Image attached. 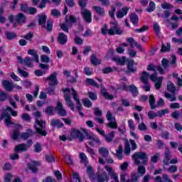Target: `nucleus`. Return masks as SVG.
I'll return each mask as SVG.
<instances>
[{
    "mask_svg": "<svg viewBox=\"0 0 182 182\" xmlns=\"http://www.w3.org/2000/svg\"><path fill=\"white\" fill-rule=\"evenodd\" d=\"M56 76H58V73H54L46 78V80H48V82L49 86H56L58 85L59 82H58Z\"/></svg>",
    "mask_w": 182,
    "mask_h": 182,
    "instance_id": "obj_15",
    "label": "nucleus"
},
{
    "mask_svg": "<svg viewBox=\"0 0 182 182\" xmlns=\"http://www.w3.org/2000/svg\"><path fill=\"white\" fill-rule=\"evenodd\" d=\"M149 77H150V74H149V73L146 71L142 72L140 77L141 82H142V83H148Z\"/></svg>",
    "mask_w": 182,
    "mask_h": 182,
    "instance_id": "obj_28",
    "label": "nucleus"
},
{
    "mask_svg": "<svg viewBox=\"0 0 182 182\" xmlns=\"http://www.w3.org/2000/svg\"><path fill=\"white\" fill-rule=\"evenodd\" d=\"M127 42L129 43V46L131 48H134V46L141 50V52H143V48L141 47V45L139 44V43L136 42L134 41V38L129 37L127 38Z\"/></svg>",
    "mask_w": 182,
    "mask_h": 182,
    "instance_id": "obj_16",
    "label": "nucleus"
},
{
    "mask_svg": "<svg viewBox=\"0 0 182 182\" xmlns=\"http://www.w3.org/2000/svg\"><path fill=\"white\" fill-rule=\"evenodd\" d=\"M109 176L107 175V173L104 172L103 173L99 174L97 177V180L98 182H107L109 181Z\"/></svg>",
    "mask_w": 182,
    "mask_h": 182,
    "instance_id": "obj_22",
    "label": "nucleus"
},
{
    "mask_svg": "<svg viewBox=\"0 0 182 182\" xmlns=\"http://www.w3.org/2000/svg\"><path fill=\"white\" fill-rule=\"evenodd\" d=\"M2 85L8 92H11L14 89V84L9 80H4L2 82Z\"/></svg>",
    "mask_w": 182,
    "mask_h": 182,
    "instance_id": "obj_26",
    "label": "nucleus"
},
{
    "mask_svg": "<svg viewBox=\"0 0 182 182\" xmlns=\"http://www.w3.org/2000/svg\"><path fill=\"white\" fill-rule=\"evenodd\" d=\"M111 27L109 29L107 28V25H105L104 27L101 29L102 35H122L123 30L120 29V27L117 25V22L111 23Z\"/></svg>",
    "mask_w": 182,
    "mask_h": 182,
    "instance_id": "obj_2",
    "label": "nucleus"
},
{
    "mask_svg": "<svg viewBox=\"0 0 182 182\" xmlns=\"http://www.w3.org/2000/svg\"><path fill=\"white\" fill-rule=\"evenodd\" d=\"M165 97L169 99L170 102H176V92H172V95L168 92H165Z\"/></svg>",
    "mask_w": 182,
    "mask_h": 182,
    "instance_id": "obj_38",
    "label": "nucleus"
},
{
    "mask_svg": "<svg viewBox=\"0 0 182 182\" xmlns=\"http://www.w3.org/2000/svg\"><path fill=\"white\" fill-rule=\"evenodd\" d=\"M166 25L168 28L171 29V31H174V29H177L178 28V23L177 22H171L170 20L166 21Z\"/></svg>",
    "mask_w": 182,
    "mask_h": 182,
    "instance_id": "obj_33",
    "label": "nucleus"
},
{
    "mask_svg": "<svg viewBox=\"0 0 182 182\" xmlns=\"http://www.w3.org/2000/svg\"><path fill=\"white\" fill-rule=\"evenodd\" d=\"M134 66H136V63H134V60H129L128 61L127 68L129 72H132L133 73L136 72V69Z\"/></svg>",
    "mask_w": 182,
    "mask_h": 182,
    "instance_id": "obj_31",
    "label": "nucleus"
},
{
    "mask_svg": "<svg viewBox=\"0 0 182 182\" xmlns=\"http://www.w3.org/2000/svg\"><path fill=\"white\" fill-rule=\"evenodd\" d=\"M90 62L92 65H94V66H96L102 63V60L96 58V55L92 54L91 55Z\"/></svg>",
    "mask_w": 182,
    "mask_h": 182,
    "instance_id": "obj_32",
    "label": "nucleus"
},
{
    "mask_svg": "<svg viewBox=\"0 0 182 182\" xmlns=\"http://www.w3.org/2000/svg\"><path fill=\"white\" fill-rule=\"evenodd\" d=\"M32 144H33V142L31 140L28 141L27 144H20L15 146V151L17 153H19V151H26V150H28L31 147H32Z\"/></svg>",
    "mask_w": 182,
    "mask_h": 182,
    "instance_id": "obj_11",
    "label": "nucleus"
},
{
    "mask_svg": "<svg viewBox=\"0 0 182 182\" xmlns=\"http://www.w3.org/2000/svg\"><path fill=\"white\" fill-rule=\"evenodd\" d=\"M17 70L20 76H22L23 77H28V76H29V74L28 73V72L22 70L19 68H18Z\"/></svg>",
    "mask_w": 182,
    "mask_h": 182,
    "instance_id": "obj_57",
    "label": "nucleus"
},
{
    "mask_svg": "<svg viewBox=\"0 0 182 182\" xmlns=\"http://www.w3.org/2000/svg\"><path fill=\"white\" fill-rule=\"evenodd\" d=\"M87 137L89 140H92V141L97 143V144H100V139L95 134H90V135H87Z\"/></svg>",
    "mask_w": 182,
    "mask_h": 182,
    "instance_id": "obj_39",
    "label": "nucleus"
},
{
    "mask_svg": "<svg viewBox=\"0 0 182 182\" xmlns=\"http://www.w3.org/2000/svg\"><path fill=\"white\" fill-rule=\"evenodd\" d=\"M138 129H139L140 132H146L147 131V125H146L144 122H141L138 125Z\"/></svg>",
    "mask_w": 182,
    "mask_h": 182,
    "instance_id": "obj_56",
    "label": "nucleus"
},
{
    "mask_svg": "<svg viewBox=\"0 0 182 182\" xmlns=\"http://www.w3.org/2000/svg\"><path fill=\"white\" fill-rule=\"evenodd\" d=\"M63 92H64V99L67 106L70 107L72 112H75V104H73V102H72V100L70 99V89L65 88L63 90Z\"/></svg>",
    "mask_w": 182,
    "mask_h": 182,
    "instance_id": "obj_8",
    "label": "nucleus"
},
{
    "mask_svg": "<svg viewBox=\"0 0 182 182\" xmlns=\"http://www.w3.org/2000/svg\"><path fill=\"white\" fill-rule=\"evenodd\" d=\"M5 35L6 36V38L9 39V41H12V39H15L16 38V33L14 32H9V31H6Z\"/></svg>",
    "mask_w": 182,
    "mask_h": 182,
    "instance_id": "obj_40",
    "label": "nucleus"
},
{
    "mask_svg": "<svg viewBox=\"0 0 182 182\" xmlns=\"http://www.w3.org/2000/svg\"><path fill=\"white\" fill-rule=\"evenodd\" d=\"M86 83H88V85H90L91 86H94L95 87H99V85L96 83V81L92 78H87L85 80Z\"/></svg>",
    "mask_w": 182,
    "mask_h": 182,
    "instance_id": "obj_48",
    "label": "nucleus"
},
{
    "mask_svg": "<svg viewBox=\"0 0 182 182\" xmlns=\"http://www.w3.org/2000/svg\"><path fill=\"white\" fill-rule=\"evenodd\" d=\"M51 124L55 127H63V123L59 119H52Z\"/></svg>",
    "mask_w": 182,
    "mask_h": 182,
    "instance_id": "obj_42",
    "label": "nucleus"
},
{
    "mask_svg": "<svg viewBox=\"0 0 182 182\" xmlns=\"http://www.w3.org/2000/svg\"><path fill=\"white\" fill-rule=\"evenodd\" d=\"M23 11H27V14L29 15H33V14H36V8L35 7H28V9H23Z\"/></svg>",
    "mask_w": 182,
    "mask_h": 182,
    "instance_id": "obj_59",
    "label": "nucleus"
},
{
    "mask_svg": "<svg viewBox=\"0 0 182 182\" xmlns=\"http://www.w3.org/2000/svg\"><path fill=\"white\" fill-rule=\"evenodd\" d=\"M46 19H48V17L46 15H41L39 16L38 23L39 25H41L43 28H45V24L46 23Z\"/></svg>",
    "mask_w": 182,
    "mask_h": 182,
    "instance_id": "obj_36",
    "label": "nucleus"
},
{
    "mask_svg": "<svg viewBox=\"0 0 182 182\" xmlns=\"http://www.w3.org/2000/svg\"><path fill=\"white\" fill-rule=\"evenodd\" d=\"M167 89L171 93H176V86L171 81L167 82Z\"/></svg>",
    "mask_w": 182,
    "mask_h": 182,
    "instance_id": "obj_37",
    "label": "nucleus"
},
{
    "mask_svg": "<svg viewBox=\"0 0 182 182\" xmlns=\"http://www.w3.org/2000/svg\"><path fill=\"white\" fill-rule=\"evenodd\" d=\"M40 58L41 62L43 63H49V62H50V58L48 55H42Z\"/></svg>",
    "mask_w": 182,
    "mask_h": 182,
    "instance_id": "obj_53",
    "label": "nucleus"
},
{
    "mask_svg": "<svg viewBox=\"0 0 182 182\" xmlns=\"http://www.w3.org/2000/svg\"><path fill=\"white\" fill-rule=\"evenodd\" d=\"M38 166H41V162L37 163L35 161H32L28 164V168H30L33 173H36V171H38Z\"/></svg>",
    "mask_w": 182,
    "mask_h": 182,
    "instance_id": "obj_20",
    "label": "nucleus"
},
{
    "mask_svg": "<svg viewBox=\"0 0 182 182\" xmlns=\"http://www.w3.org/2000/svg\"><path fill=\"white\" fill-rule=\"evenodd\" d=\"M87 0H80L79 5L81 8V16L83 19L87 22V23H90L92 22V12L90 11L85 9L86 4H87Z\"/></svg>",
    "mask_w": 182,
    "mask_h": 182,
    "instance_id": "obj_4",
    "label": "nucleus"
},
{
    "mask_svg": "<svg viewBox=\"0 0 182 182\" xmlns=\"http://www.w3.org/2000/svg\"><path fill=\"white\" fill-rule=\"evenodd\" d=\"M134 160L135 164L139 166V164H146L147 163V155L144 152H136L132 156Z\"/></svg>",
    "mask_w": 182,
    "mask_h": 182,
    "instance_id": "obj_6",
    "label": "nucleus"
},
{
    "mask_svg": "<svg viewBox=\"0 0 182 182\" xmlns=\"http://www.w3.org/2000/svg\"><path fill=\"white\" fill-rule=\"evenodd\" d=\"M138 173L141 176H144V174H146V168H144V166H138Z\"/></svg>",
    "mask_w": 182,
    "mask_h": 182,
    "instance_id": "obj_58",
    "label": "nucleus"
},
{
    "mask_svg": "<svg viewBox=\"0 0 182 182\" xmlns=\"http://www.w3.org/2000/svg\"><path fill=\"white\" fill-rule=\"evenodd\" d=\"M17 62L21 63V65H26L28 68H33V63H32V59L28 57H26L24 59H22V57L17 56Z\"/></svg>",
    "mask_w": 182,
    "mask_h": 182,
    "instance_id": "obj_13",
    "label": "nucleus"
},
{
    "mask_svg": "<svg viewBox=\"0 0 182 182\" xmlns=\"http://www.w3.org/2000/svg\"><path fill=\"white\" fill-rule=\"evenodd\" d=\"M170 150L168 148H166L165 151V157L163 159L164 166H168V164L170 163Z\"/></svg>",
    "mask_w": 182,
    "mask_h": 182,
    "instance_id": "obj_25",
    "label": "nucleus"
},
{
    "mask_svg": "<svg viewBox=\"0 0 182 182\" xmlns=\"http://www.w3.org/2000/svg\"><path fill=\"white\" fill-rule=\"evenodd\" d=\"M147 70H153V72H156V70H157L160 75H164V70H163L161 66L155 67L153 64L148 65Z\"/></svg>",
    "mask_w": 182,
    "mask_h": 182,
    "instance_id": "obj_19",
    "label": "nucleus"
},
{
    "mask_svg": "<svg viewBox=\"0 0 182 182\" xmlns=\"http://www.w3.org/2000/svg\"><path fill=\"white\" fill-rule=\"evenodd\" d=\"M107 119L109 123L107 124V127H109V129H117V122H116V117L110 112V111H107L106 114Z\"/></svg>",
    "mask_w": 182,
    "mask_h": 182,
    "instance_id": "obj_9",
    "label": "nucleus"
},
{
    "mask_svg": "<svg viewBox=\"0 0 182 182\" xmlns=\"http://www.w3.org/2000/svg\"><path fill=\"white\" fill-rule=\"evenodd\" d=\"M8 112L11 113V114L14 117H16V116H18V112L12 109L11 107H8L6 112H4V114L1 115V117H0V120H2V119H5V124L7 127H9L11 124H14V122H12V120H11V115L8 114Z\"/></svg>",
    "mask_w": 182,
    "mask_h": 182,
    "instance_id": "obj_5",
    "label": "nucleus"
},
{
    "mask_svg": "<svg viewBox=\"0 0 182 182\" xmlns=\"http://www.w3.org/2000/svg\"><path fill=\"white\" fill-rule=\"evenodd\" d=\"M87 151L90 154V156L92 159H95L96 157V153H95V151L92 148L87 147Z\"/></svg>",
    "mask_w": 182,
    "mask_h": 182,
    "instance_id": "obj_60",
    "label": "nucleus"
},
{
    "mask_svg": "<svg viewBox=\"0 0 182 182\" xmlns=\"http://www.w3.org/2000/svg\"><path fill=\"white\" fill-rule=\"evenodd\" d=\"M123 89L124 90H129V92H132V95L134 96H137L139 95V91L137 90V87L134 85H129L127 87L126 85H124Z\"/></svg>",
    "mask_w": 182,
    "mask_h": 182,
    "instance_id": "obj_21",
    "label": "nucleus"
},
{
    "mask_svg": "<svg viewBox=\"0 0 182 182\" xmlns=\"http://www.w3.org/2000/svg\"><path fill=\"white\" fill-rule=\"evenodd\" d=\"M105 170H107V171H108L109 176H111V178H112V180H114V182H119L117 174L114 173V171L111 167L105 166Z\"/></svg>",
    "mask_w": 182,
    "mask_h": 182,
    "instance_id": "obj_18",
    "label": "nucleus"
},
{
    "mask_svg": "<svg viewBox=\"0 0 182 182\" xmlns=\"http://www.w3.org/2000/svg\"><path fill=\"white\" fill-rule=\"evenodd\" d=\"M127 173H125V172H122L120 174V180H121V182H132V181H130L129 179H127L126 181V178H127Z\"/></svg>",
    "mask_w": 182,
    "mask_h": 182,
    "instance_id": "obj_49",
    "label": "nucleus"
},
{
    "mask_svg": "<svg viewBox=\"0 0 182 182\" xmlns=\"http://www.w3.org/2000/svg\"><path fill=\"white\" fill-rule=\"evenodd\" d=\"M130 144H129V141H125V149H124V154L127 156H129L130 154Z\"/></svg>",
    "mask_w": 182,
    "mask_h": 182,
    "instance_id": "obj_51",
    "label": "nucleus"
},
{
    "mask_svg": "<svg viewBox=\"0 0 182 182\" xmlns=\"http://www.w3.org/2000/svg\"><path fill=\"white\" fill-rule=\"evenodd\" d=\"M58 41L60 45H65L68 42V36L65 35L63 33H60Z\"/></svg>",
    "mask_w": 182,
    "mask_h": 182,
    "instance_id": "obj_24",
    "label": "nucleus"
},
{
    "mask_svg": "<svg viewBox=\"0 0 182 182\" xmlns=\"http://www.w3.org/2000/svg\"><path fill=\"white\" fill-rule=\"evenodd\" d=\"M130 21L134 25L139 23V16L136 14H132L130 16Z\"/></svg>",
    "mask_w": 182,
    "mask_h": 182,
    "instance_id": "obj_44",
    "label": "nucleus"
},
{
    "mask_svg": "<svg viewBox=\"0 0 182 182\" xmlns=\"http://www.w3.org/2000/svg\"><path fill=\"white\" fill-rule=\"evenodd\" d=\"M51 15H53V16H55V18H58V16H60V11L58 9L52 10Z\"/></svg>",
    "mask_w": 182,
    "mask_h": 182,
    "instance_id": "obj_63",
    "label": "nucleus"
},
{
    "mask_svg": "<svg viewBox=\"0 0 182 182\" xmlns=\"http://www.w3.org/2000/svg\"><path fill=\"white\" fill-rule=\"evenodd\" d=\"M151 82H156L155 87L159 90L161 87V82H163V77H159L157 78V75L153 74L150 76Z\"/></svg>",
    "mask_w": 182,
    "mask_h": 182,
    "instance_id": "obj_14",
    "label": "nucleus"
},
{
    "mask_svg": "<svg viewBox=\"0 0 182 182\" xmlns=\"http://www.w3.org/2000/svg\"><path fill=\"white\" fill-rule=\"evenodd\" d=\"M87 132L86 129L81 128L80 129H73L71 130L70 136L73 139H79L82 141L85 139V134H86Z\"/></svg>",
    "mask_w": 182,
    "mask_h": 182,
    "instance_id": "obj_7",
    "label": "nucleus"
},
{
    "mask_svg": "<svg viewBox=\"0 0 182 182\" xmlns=\"http://www.w3.org/2000/svg\"><path fill=\"white\" fill-rule=\"evenodd\" d=\"M122 151H123V146H122V145H119L116 154V156L118 159V160H122V159H123Z\"/></svg>",
    "mask_w": 182,
    "mask_h": 182,
    "instance_id": "obj_46",
    "label": "nucleus"
},
{
    "mask_svg": "<svg viewBox=\"0 0 182 182\" xmlns=\"http://www.w3.org/2000/svg\"><path fill=\"white\" fill-rule=\"evenodd\" d=\"M112 60H114V62H116L117 65L123 66V65L126 63V57L122 56L121 58L119 57H114L112 58Z\"/></svg>",
    "mask_w": 182,
    "mask_h": 182,
    "instance_id": "obj_27",
    "label": "nucleus"
},
{
    "mask_svg": "<svg viewBox=\"0 0 182 182\" xmlns=\"http://www.w3.org/2000/svg\"><path fill=\"white\" fill-rule=\"evenodd\" d=\"M156 9V4L150 1L149 7L146 9L147 12H153Z\"/></svg>",
    "mask_w": 182,
    "mask_h": 182,
    "instance_id": "obj_52",
    "label": "nucleus"
},
{
    "mask_svg": "<svg viewBox=\"0 0 182 182\" xmlns=\"http://www.w3.org/2000/svg\"><path fill=\"white\" fill-rule=\"evenodd\" d=\"M66 164H73V160L69 155H66L64 158Z\"/></svg>",
    "mask_w": 182,
    "mask_h": 182,
    "instance_id": "obj_61",
    "label": "nucleus"
},
{
    "mask_svg": "<svg viewBox=\"0 0 182 182\" xmlns=\"http://www.w3.org/2000/svg\"><path fill=\"white\" fill-rule=\"evenodd\" d=\"M149 104L151 106V109H156V99L154 98V96H149Z\"/></svg>",
    "mask_w": 182,
    "mask_h": 182,
    "instance_id": "obj_47",
    "label": "nucleus"
},
{
    "mask_svg": "<svg viewBox=\"0 0 182 182\" xmlns=\"http://www.w3.org/2000/svg\"><path fill=\"white\" fill-rule=\"evenodd\" d=\"M27 53L28 55L33 56L34 62L39 63V55H38V51L36 50L29 49Z\"/></svg>",
    "mask_w": 182,
    "mask_h": 182,
    "instance_id": "obj_23",
    "label": "nucleus"
},
{
    "mask_svg": "<svg viewBox=\"0 0 182 182\" xmlns=\"http://www.w3.org/2000/svg\"><path fill=\"white\" fill-rule=\"evenodd\" d=\"M170 48H171V46L168 43L166 46V44H162L161 52H168L170 50Z\"/></svg>",
    "mask_w": 182,
    "mask_h": 182,
    "instance_id": "obj_50",
    "label": "nucleus"
},
{
    "mask_svg": "<svg viewBox=\"0 0 182 182\" xmlns=\"http://www.w3.org/2000/svg\"><path fill=\"white\" fill-rule=\"evenodd\" d=\"M128 126L129 130H136V125L134 124V121H133V119H128Z\"/></svg>",
    "mask_w": 182,
    "mask_h": 182,
    "instance_id": "obj_55",
    "label": "nucleus"
},
{
    "mask_svg": "<svg viewBox=\"0 0 182 182\" xmlns=\"http://www.w3.org/2000/svg\"><path fill=\"white\" fill-rule=\"evenodd\" d=\"M16 130L13 132L11 135V139L13 140H19V139H23V140H26L32 136V130L28 129V132H23L21 134H19V130L22 129V125H16Z\"/></svg>",
    "mask_w": 182,
    "mask_h": 182,
    "instance_id": "obj_3",
    "label": "nucleus"
},
{
    "mask_svg": "<svg viewBox=\"0 0 182 182\" xmlns=\"http://www.w3.org/2000/svg\"><path fill=\"white\" fill-rule=\"evenodd\" d=\"M17 23H25L26 22V17L22 13L18 14L16 17Z\"/></svg>",
    "mask_w": 182,
    "mask_h": 182,
    "instance_id": "obj_29",
    "label": "nucleus"
},
{
    "mask_svg": "<svg viewBox=\"0 0 182 182\" xmlns=\"http://www.w3.org/2000/svg\"><path fill=\"white\" fill-rule=\"evenodd\" d=\"M34 151L36 153H41L42 151V145L40 143H36L34 145Z\"/></svg>",
    "mask_w": 182,
    "mask_h": 182,
    "instance_id": "obj_54",
    "label": "nucleus"
},
{
    "mask_svg": "<svg viewBox=\"0 0 182 182\" xmlns=\"http://www.w3.org/2000/svg\"><path fill=\"white\" fill-rule=\"evenodd\" d=\"M12 180V174L11 173H6L4 176V181L5 182H11Z\"/></svg>",
    "mask_w": 182,
    "mask_h": 182,
    "instance_id": "obj_64",
    "label": "nucleus"
},
{
    "mask_svg": "<svg viewBox=\"0 0 182 182\" xmlns=\"http://www.w3.org/2000/svg\"><path fill=\"white\" fill-rule=\"evenodd\" d=\"M101 93L102 96H104V97H105L106 99H109V100L113 99V95H109V93H107V92L106 91L105 88L102 87L101 89Z\"/></svg>",
    "mask_w": 182,
    "mask_h": 182,
    "instance_id": "obj_45",
    "label": "nucleus"
},
{
    "mask_svg": "<svg viewBox=\"0 0 182 182\" xmlns=\"http://www.w3.org/2000/svg\"><path fill=\"white\" fill-rule=\"evenodd\" d=\"M56 110L59 116H62L63 117H65V116H66L67 114L66 109L63 108V105H62V102H58L57 103Z\"/></svg>",
    "mask_w": 182,
    "mask_h": 182,
    "instance_id": "obj_17",
    "label": "nucleus"
},
{
    "mask_svg": "<svg viewBox=\"0 0 182 182\" xmlns=\"http://www.w3.org/2000/svg\"><path fill=\"white\" fill-rule=\"evenodd\" d=\"M73 93V99L77 103L76 109L78 110L80 116H83V112H82V104L80 103V100L77 97V92L74 88L71 89Z\"/></svg>",
    "mask_w": 182,
    "mask_h": 182,
    "instance_id": "obj_12",
    "label": "nucleus"
},
{
    "mask_svg": "<svg viewBox=\"0 0 182 182\" xmlns=\"http://www.w3.org/2000/svg\"><path fill=\"white\" fill-rule=\"evenodd\" d=\"M129 7H124L121 11H119L117 13V18H123L125 15H127V12H129Z\"/></svg>",
    "mask_w": 182,
    "mask_h": 182,
    "instance_id": "obj_30",
    "label": "nucleus"
},
{
    "mask_svg": "<svg viewBox=\"0 0 182 182\" xmlns=\"http://www.w3.org/2000/svg\"><path fill=\"white\" fill-rule=\"evenodd\" d=\"M106 141H107L108 143H110V141H112L114 137V132H112L110 133H109L107 135L104 136Z\"/></svg>",
    "mask_w": 182,
    "mask_h": 182,
    "instance_id": "obj_41",
    "label": "nucleus"
},
{
    "mask_svg": "<svg viewBox=\"0 0 182 182\" xmlns=\"http://www.w3.org/2000/svg\"><path fill=\"white\" fill-rule=\"evenodd\" d=\"M34 115L36 117L34 127L37 133L41 134V136H46V134H48L46 132V124L45 123V121L41 119V114L37 111L34 113Z\"/></svg>",
    "mask_w": 182,
    "mask_h": 182,
    "instance_id": "obj_1",
    "label": "nucleus"
},
{
    "mask_svg": "<svg viewBox=\"0 0 182 182\" xmlns=\"http://www.w3.org/2000/svg\"><path fill=\"white\" fill-rule=\"evenodd\" d=\"M92 9H94V11H95V12H97L100 16H105V9L100 6H94Z\"/></svg>",
    "mask_w": 182,
    "mask_h": 182,
    "instance_id": "obj_35",
    "label": "nucleus"
},
{
    "mask_svg": "<svg viewBox=\"0 0 182 182\" xmlns=\"http://www.w3.org/2000/svg\"><path fill=\"white\" fill-rule=\"evenodd\" d=\"M18 152L16 151L11 154H10L9 157L11 160H18L19 159V154H18Z\"/></svg>",
    "mask_w": 182,
    "mask_h": 182,
    "instance_id": "obj_62",
    "label": "nucleus"
},
{
    "mask_svg": "<svg viewBox=\"0 0 182 182\" xmlns=\"http://www.w3.org/2000/svg\"><path fill=\"white\" fill-rule=\"evenodd\" d=\"M65 23L60 25V28L65 32L68 33L69 32L68 28H71L72 23H76V17H75L74 16H70V20L69 18H68V17H65Z\"/></svg>",
    "mask_w": 182,
    "mask_h": 182,
    "instance_id": "obj_10",
    "label": "nucleus"
},
{
    "mask_svg": "<svg viewBox=\"0 0 182 182\" xmlns=\"http://www.w3.org/2000/svg\"><path fill=\"white\" fill-rule=\"evenodd\" d=\"M80 159L81 160V161L85 164H87L89 163V159H87V156H86V154L83 152L80 153Z\"/></svg>",
    "mask_w": 182,
    "mask_h": 182,
    "instance_id": "obj_43",
    "label": "nucleus"
},
{
    "mask_svg": "<svg viewBox=\"0 0 182 182\" xmlns=\"http://www.w3.org/2000/svg\"><path fill=\"white\" fill-rule=\"evenodd\" d=\"M98 153H100V154H101V156H102L104 159H106V157L109 156V149H107V148L105 147H101L99 149Z\"/></svg>",
    "mask_w": 182,
    "mask_h": 182,
    "instance_id": "obj_34",
    "label": "nucleus"
}]
</instances>
